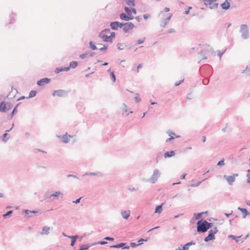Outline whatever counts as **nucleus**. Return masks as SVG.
<instances>
[{
  "label": "nucleus",
  "instance_id": "9b49d317",
  "mask_svg": "<svg viewBox=\"0 0 250 250\" xmlns=\"http://www.w3.org/2000/svg\"><path fill=\"white\" fill-rule=\"evenodd\" d=\"M20 104H18L13 108L11 113L8 116L7 118L9 120H11L12 119L13 117L17 113V107Z\"/></svg>",
  "mask_w": 250,
  "mask_h": 250
},
{
  "label": "nucleus",
  "instance_id": "69168bd1",
  "mask_svg": "<svg viewBox=\"0 0 250 250\" xmlns=\"http://www.w3.org/2000/svg\"><path fill=\"white\" fill-rule=\"evenodd\" d=\"M143 17L144 19L147 20L149 17H150V15L149 14H144L143 15Z\"/></svg>",
  "mask_w": 250,
  "mask_h": 250
},
{
  "label": "nucleus",
  "instance_id": "4be33fe9",
  "mask_svg": "<svg viewBox=\"0 0 250 250\" xmlns=\"http://www.w3.org/2000/svg\"><path fill=\"white\" fill-rule=\"evenodd\" d=\"M91 247L89 244L82 245L78 250H87Z\"/></svg>",
  "mask_w": 250,
  "mask_h": 250
},
{
  "label": "nucleus",
  "instance_id": "ddd939ff",
  "mask_svg": "<svg viewBox=\"0 0 250 250\" xmlns=\"http://www.w3.org/2000/svg\"><path fill=\"white\" fill-rule=\"evenodd\" d=\"M221 8L225 10H228L230 7V3L228 0H226L223 3L221 4Z\"/></svg>",
  "mask_w": 250,
  "mask_h": 250
},
{
  "label": "nucleus",
  "instance_id": "20e7f679",
  "mask_svg": "<svg viewBox=\"0 0 250 250\" xmlns=\"http://www.w3.org/2000/svg\"><path fill=\"white\" fill-rule=\"evenodd\" d=\"M115 33L114 32H111L110 36H107L103 33H100L99 35V37L103 39V41L105 42H112V38H115Z\"/></svg>",
  "mask_w": 250,
  "mask_h": 250
},
{
  "label": "nucleus",
  "instance_id": "338daca9",
  "mask_svg": "<svg viewBox=\"0 0 250 250\" xmlns=\"http://www.w3.org/2000/svg\"><path fill=\"white\" fill-rule=\"evenodd\" d=\"M218 3H214L212 6H210L209 8L210 9L216 8L217 7Z\"/></svg>",
  "mask_w": 250,
  "mask_h": 250
},
{
  "label": "nucleus",
  "instance_id": "37998d69",
  "mask_svg": "<svg viewBox=\"0 0 250 250\" xmlns=\"http://www.w3.org/2000/svg\"><path fill=\"white\" fill-rule=\"evenodd\" d=\"M179 137H180L179 135L175 136V137L171 136L170 138H169L166 140V142H168L170 141L171 140L174 139L175 138H179Z\"/></svg>",
  "mask_w": 250,
  "mask_h": 250
},
{
  "label": "nucleus",
  "instance_id": "49530a36",
  "mask_svg": "<svg viewBox=\"0 0 250 250\" xmlns=\"http://www.w3.org/2000/svg\"><path fill=\"white\" fill-rule=\"evenodd\" d=\"M134 17L132 15V14H130L129 15H127V20L126 21H129L130 20H132L134 19Z\"/></svg>",
  "mask_w": 250,
  "mask_h": 250
},
{
  "label": "nucleus",
  "instance_id": "2f4dec72",
  "mask_svg": "<svg viewBox=\"0 0 250 250\" xmlns=\"http://www.w3.org/2000/svg\"><path fill=\"white\" fill-rule=\"evenodd\" d=\"M5 104H6V111L11 109L13 106V104L10 102H5Z\"/></svg>",
  "mask_w": 250,
  "mask_h": 250
},
{
  "label": "nucleus",
  "instance_id": "5701e85b",
  "mask_svg": "<svg viewBox=\"0 0 250 250\" xmlns=\"http://www.w3.org/2000/svg\"><path fill=\"white\" fill-rule=\"evenodd\" d=\"M162 205H163V204H162L161 205H160L159 206H156V208H155V213H161L163 210L162 209Z\"/></svg>",
  "mask_w": 250,
  "mask_h": 250
},
{
  "label": "nucleus",
  "instance_id": "0eeeda50",
  "mask_svg": "<svg viewBox=\"0 0 250 250\" xmlns=\"http://www.w3.org/2000/svg\"><path fill=\"white\" fill-rule=\"evenodd\" d=\"M68 92L62 89L55 90L52 93L53 96H57L58 97H64L67 96Z\"/></svg>",
  "mask_w": 250,
  "mask_h": 250
},
{
  "label": "nucleus",
  "instance_id": "aec40b11",
  "mask_svg": "<svg viewBox=\"0 0 250 250\" xmlns=\"http://www.w3.org/2000/svg\"><path fill=\"white\" fill-rule=\"evenodd\" d=\"M228 237L233 240H234L236 243H239L240 241V239L241 238L242 236H235V235L230 234Z\"/></svg>",
  "mask_w": 250,
  "mask_h": 250
},
{
  "label": "nucleus",
  "instance_id": "2eb2a0df",
  "mask_svg": "<svg viewBox=\"0 0 250 250\" xmlns=\"http://www.w3.org/2000/svg\"><path fill=\"white\" fill-rule=\"evenodd\" d=\"M118 24V21H113L110 23V26L112 30H117L119 28Z\"/></svg>",
  "mask_w": 250,
  "mask_h": 250
},
{
  "label": "nucleus",
  "instance_id": "b1692460",
  "mask_svg": "<svg viewBox=\"0 0 250 250\" xmlns=\"http://www.w3.org/2000/svg\"><path fill=\"white\" fill-rule=\"evenodd\" d=\"M127 46V45L120 42L118 43L117 44V48L120 50H123L124 49V47Z\"/></svg>",
  "mask_w": 250,
  "mask_h": 250
},
{
  "label": "nucleus",
  "instance_id": "603ef678",
  "mask_svg": "<svg viewBox=\"0 0 250 250\" xmlns=\"http://www.w3.org/2000/svg\"><path fill=\"white\" fill-rule=\"evenodd\" d=\"M167 133L168 134L169 136H172V135H175V133L170 130H168L167 131Z\"/></svg>",
  "mask_w": 250,
  "mask_h": 250
},
{
  "label": "nucleus",
  "instance_id": "f8f14e48",
  "mask_svg": "<svg viewBox=\"0 0 250 250\" xmlns=\"http://www.w3.org/2000/svg\"><path fill=\"white\" fill-rule=\"evenodd\" d=\"M69 70V67L68 66L67 67H57L55 70V72L57 74L59 73L60 72H61L63 71H67Z\"/></svg>",
  "mask_w": 250,
  "mask_h": 250
},
{
  "label": "nucleus",
  "instance_id": "052dcab7",
  "mask_svg": "<svg viewBox=\"0 0 250 250\" xmlns=\"http://www.w3.org/2000/svg\"><path fill=\"white\" fill-rule=\"evenodd\" d=\"M82 199V197H80L79 198H78L77 200H75V201H73L72 202L73 203H75V204H78L80 202V201H81V199Z\"/></svg>",
  "mask_w": 250,
  "mask_h": 250
},
{
  "label": "nucleus",
  "instance_id": "6ab92c4d",
  "mask_svg": "<svg viewBox=\"0 0 250 250\" xmlns=\"http://www.w3.org/2000/svg\"><path fill=\"white\" fill-rule=\"evenodd\" d=\"M175 151L173 150H171L170 151H167L166 152H165L164 154V156L166 158L173 156L175 155Z\"/></svg>",
  "mask_w": 250,
  "mask_h": 250
},
{
  "label": "nucleus",
  "instance_id": "bb28decb",
  "mask_svg": "<svg viewBox=\"0 0 250 250\" xmlns=\"http://www.w3.org/2000/svg\"><path fill=\"white\" fill-rule=\"evenodd\" d=\"M120 18L122 20H124L125 21H126L127 20V14H126L125 13H122L120 14Z\"/></svg>",
  "mask_w": 250,
  "mask_h": 250
},
{
  "label": "nucleus",
  "instance_id": "de8ad7c7",
  "mask_svg": "<svg viewBox=\"0 0 250 250\" xmlns=\"http://www.w3.org/2000/svg\"><path fill=\"white\" fill-rule=\"evenodd\" d=\"M88 56V53H83V54L80 55V57L82 59H84V58L87 57Z\"/></svg>",
  "mask_w": 250,
  "mask_h": 250
},
{
  "label": "nucleus",
  "instance_id": "ea45409f",
  "mask_svg": "<svg viewBox=\"0 0 250 250\" xmlns=\"http://www.w3.org/2000/svg\"><path fill=\"white\" fill-rule=\"evenodd\" d=\"M125 11L126 12V14L129 15L130 14H131V8H128V7H125Z\"/></svg>",
  "mask_w": 250,
  "mask_h": 250
},
{
  "label": "nucleus",
  "instance_id": "473e14b6",
  "mask_svg": "<svg viewBox=\"0 0 250 250\" xmlns=\"http://www.w3.org/2000/svg\"><path fill=\"white\" fill-rule=\"evenodd\" d=\"M60 195H62V194L60 191H56L55 192H54V193H52V194H51L50 197L53 196V197H57Z\"/></svg>",
  "mask_w": 250,
  "mask_h": 250
},
{
  "label": "nucleus",
  "instance_id": "c85d7f7f",
  "mask_svg": "<svg viewBox=\"0 0 250 250\" xmlns=\"http://www.w3.org/2000/svg\"><path fill=\"white\" fill-rule=\"evenodd\" d=\"M7 135H8V133H7L6 132H5V133H4L2 135V137H3L2 141L5 143H6L9 139V138H7Z\"/></svg>",
  "mask_w": 250,
  "mask_h": 250
},
{
  "label": "nucleus",
  "instance_id": "412c9836",
  "mask_svg": "<svg viewBox=\"0 0 250 250\" xmlns=\"http://www.w3.org/2000/svg\"><path fill=\"white\" fill-rule=\"evenodd\" d=\"M78 64V62L76 61H72L70 62L69 66H68L69 67V69L70 68L74 69L75 68Z\"/></svg>",
  "mask_w": 250,
  "mask_h": 250
},
{
  "label": "nucleus",
  "instance_id": "a18cd8bd",
  "mask_svg": "<svg viewBox=\"0 0 250 250\" xmlns=\"http://www.w3.org/2000/svg\"><path fill=\"white\" fill-rule=\"evenodd\" d=\"M24 212L26 214H28L29 213H37V211H35V210L31 211V210H29L28 209L24 210Z\"/></svg>",
  "mask_w": 250,
  "mask_h": 250
},
{
  "label": "nucleus",
  "instance_id": "393cba45",
  "mask_svg": "<svg viewBox=\"0 0 250 250\" xmlns=\"http://www.w3.org/2000/svg\"><path fill=\"white\" fill-rule=\"evenodd\" d=\"M242 73H245L247 76H250V68L247 66L246 69L243 70L241 72Z\"/></svg>",
  "mask_w": 250,
  "mask_h": 250
},
{
  "label": "nucleus",
  "instance_id": "f3484780",
  "mask_svg": "<svg viewBox=\"0 0 250 250\" xmlns=\"http://www.w3.org/2000/svg\"><path fill=\"white\" fill-rule=\"evenodd\" d=\"M130 211H123L121 212V215L122 217L127 220L130 216Z\"/></svg>",
  "mask_w": 250,
  "mask_h": 250
},
{
  "label": "nucleus",
  "instance_id": "dca6fc26",
  "mask_svg": "<svg viewBox=\"0 0 250 250\" xmlns=\"http://www.w3.org/2000/svg\"><path fill=\"white\" fill-rule=\"evenodd\" d=\"M238 209L239 210L241 211L243 213V218H245L247 215L250 214V213L249 212L247 211V210L245 208H242L240 207H238Z\"/></svg>",
  "mask_w": 250,
  "mask_h": 250
},
{
  "label": "nucleus",
  "instance_id": "5fc2aeb1",
  "mask_svg": "<svg viewBox=\"0 0 250 250\" xmlns=\"http://www.w3.org/2000/svg\"><path fill=\"white\" fill-rule=\"evenodd\" d=\"M107 46L105 45H103V47H101L99 49V50L101 51H105L107 49Z\"/></svg>",
  "mask_w": 250,
  "mask_h": 250
},
{
  "label": "nucleus",
  "instance_id": "a19ab883",
  "mask_svg": "<svg viewBox=\"0 0 250 250\" xmlns=\"http://www.w3.org/2000/svg\"><path fill=\"white\" fill-rule=\"evenodd\" d=\"M12 213L13 210H9L6 213L3 214V217L5 218L7 216L10 215Z\"/></svg>",
  "mask_w": 250,
  "mask_h": 250
},
{
  "label": "nucleus",
  "instance_id": "680f3d73",
  "mask_svg": "<svg viewBox=\"0 0 250 250\" xmlns=\"http://www.w3.org/2000/svg\"><path fill=\"white\" fill-rule=\"evenodd\" d=\"M97 243L99 244L103 245H105V244H107V242L106 241H101L98 242Z\"/></svg>",
  "mask_w": 250,
  "mask_h": 250
},
{
  "label": "nucleus",
  "instance_id": "4468645a",
  "mask_svg": "<svg viewBox=\"0 0 250 250\" xmlns=\"http://www.w3.org/2000/svg\"><path fill=\"white\" fill-rule=\"evenodd\" d=\"M50 229V227H49L47 226H44L42 228V230L41 232V234L42 235L49 234Z\"/></svg>",
  "mask_w": 250,
  "mask_h": 250
},
{
  "label": "nucleus",
  "instance_id": "c03bdc74",
  "mask_svg": "<svg viewBox=\"0 0 250 250\" xmlns=\"http://www.w3.org/2000/svg\"><path fill=\"white\" fill-rule=\"evenodd\" d=\"M145 39H146L145 38H143L142 39L138 40L137 41V44H139L143 43L145 42Z\"/></svg>",
  "mask_w": 250,
  "mask_h": 250
},
{
  "label": "nucleus",
  "instance_id": "6e6d98bb",
  "mask_svg": "<svg viewBox=\"0 0 250 250\" xmlns=\"http://www.w3.org/2000/svg\"><path fill=\"white\" fill-rule=\"evenodd\" d=\"M184 80L183 79L180 81L176 82L175 83V86H177L179 85L182 83H183L184 82Z\"/></svg>",
  "mask_w": 250,
  "mask_h": 250
},
{
  "label": "nucleus",
  "instance_id": "bf43d9fd",
  "mask_svg": "<svg viewBox=\"0 0 250 250\" xmlns=\"http://www.w3.org/2000/svg\"><path fill=\"white\" fill-rule=\"evenodd\" d=\"M104 239L106 240H108V241H113L114 240L113 237H108V236L105 237L104 238Z\"/></svg>",
  "mask_w": 250,
  "mask_h": 250
},
{
  "label": "nucleus",
  "instance_id": "a211bd4d",
  "mask_svg": "<svg viewBox=\"0 0 250 250\" xmlns=\"http://www.w3.org/2000/svg\"><path fill=\"white\" fill-rule=\"evenodd\" d=\"M6 111V104L5 102L2 101L0 103V112H4Z\"/></svg>",
  "mask_w": 250,
  "mask_h": 250
},
{
  "label": "nucleus",
  "instance_id": "79ce46f5",
  "mask_svg": "<svg viewBox=\"0 0 250 250\" xmlns=\"http://www.w3.org/2000/svg\"><path fill=\"white\" fill-rule=\"evenodd\" d=\"M142 244V243H139L138 244H136L135 243H134V242H131L130 243V246L129 247H131L132 248H135L137 246H138Z\"/></svg>",
  "mask_w": 250,
  "mask_h": 250
},
{
  "label": "nucleus",
  "instance_id": "cd10ccee",
  "mask_svg": "<svg viewBox=\"0 0 250 250\" xmlns=\"http://www.w3.org/2000/svg\"><path fill=\"white\" fill-rule=\"evenodd\" d=\"M37 91L35 90H31L29 94L28 98H33L36 96Z\"/></svg>",
  "mask_w": 250,
  "mask_h": 250
},
{
  "label": "nucleus",
  "instance_id": "72a5a7b5",
  "mask_svg": "<svg viewBox=\"0 0 250 250\" xmlns=\"http://www.w3.org/2000/svg\"><path fill=\"white\" fill-rule=\"evenodd\" d=\"M204 3L205 5H210L213 2L216 1V0H204Z\"/></svg>",
  "mask_w": 250,
  "mask_h": 250
},
{
  "label": "nucleus",
  "instance_id": "0e129e2a",
  "mask_svg": "<svg viewBox=\"0 0 250 250\" xmlns=\"http://www.w3.org/2000/svg\"><path fill=\"white\" fill-rule=\"evenodd\" d=\"M69 237H70L72 240H74V239H75V240H76V239L78 237V235H74V236H70Z\"/></svg>",
  "mask_w": 250,
  "mask_h": 250
},
{
  "label": "nucleus",
  "instance_id": "c9c22d12",
  "mask_svg": "<svg viewBox=\"0 0 250 250\" xmlns=\"http://www.w3.org/2000/svg\"><path fill=\"white\" fill-rule=\"evenodd\" d=\"M206 179H203L202 181H199V182H198V183H195V184H192L190 185V187H198V186L201 184V183L203 181H205Z\"/></svg>",
  "mask_w": 250,
  "mask_h": 250
},
{
  "label": "nucleus",
  "instance_id": "423d86ee",
  "mask_svg": "<svg viewBox=\"0 0 250 250\" xmlns=\"http://www.w3.org/2000/svg\"><path fill=\"white\" fill-rule=\"evenodd\" d=\"M238 176V174L233 173L232 175L228 176L224 175L223 178L226 179L229 185L232 186L235 181L236 177Z\"/></svg>",
  "mask_w": 250,
  "mask_h": 250
},
{
  "label": "nucleus",
  "instance_id": "f257e3e1",
  "mask_svg": "<svg viewBox=\"0 0 250 250\" xmlns=\"http://www.w3.org/2000/svg\"><path fill=\"white\" fill-rule=\"evenodd\" d=\"M239 32L241 33L242 38L247 40L250 37L249 29L246 24H243L240 26Z\"/></svg>",
  "mask_w": 250,
  "mask_h": 250
},
{
  "label": "nucleus",
  "instance_id": "a878e982",
  "mask_svg": "<svg viewBox=\"0 0 250 250\" xmlns=\"http://www.w3.org/2000/svg\"><path fill=\"white\" fill-rule=\"evenodd\" d=\"M89 47L90 48L93 50H96L97 49V46H96V45L95 44L94 42H92V41H90L89 42Z\"/></svg>",
  "mask_w": 250,
  "mask_h": 250
},
{
  "label": "nucleus",
  "instance_id": "e2e57ef3",
  "mask_svg": "<svg viewBox=\"0 0 250 250\" xmlns=\"http://www.w3.org/2000/svg\"><path fill=\"white\" fill-rule=\"evenodd\" d=\"M67 177L68 178H69V177H73L74 178H76V179H78V177L76 176V175H71V174H68L67 175Z\"/></svg>",
  "mask_w": 250,
  "mask_h": 250
},
{
  "label": "nucleus",
  "instance_id": "7c9ffc66",
  "mask_svg": "<svg viewBox=\"0 0 250 250\" xmlns=\"http://www.w3.org/2000/svg\"><path fill=\"white\" fill-rule=\"evenodd\" d=\"M16 17V15L14 13H12L10 16V23H12L14 21H15V18Z\"/></svg>",
  "mask_w": 250,
  "mask_h": 250
},
{
  "label": "nucleus",
  "instance_id": "3c124183",
  "mask_svg": "<svg viewBox=\"0 0 250 250\" xmlns=\"http://www.w3.org/2000/svg\"><path fill=\"white\" fill-rule=\"evenodd\" d=\"M125 23H122L118 21V28H122L123 29L124 25H125Z\"/></svg>",
  "mask_w": 250,
  "mask_h": 250
},
{
  "label": "nucleus",
  "instance_id": "1a4fd4ad",
  "mask_svg": "<svg viewBox=\"0 0 250 250\" xmlns=\"http://www.w3.org/2000/svg\"><path fill=\"white\" fill-rule=\"evenodd\" d=\"M125 245H126L125 243H120L116 244V245L111 246L110 248H117V249L122 248V249H129L130 247L129 246H125Z\"/></svg>",
  "mask_w": 250,
  "mask_h": 250
},
{
  "label": "nucleus",
  "instance_id": "f704fd0d",
  "mask_svg": "<svg viewBox=\"0 0 250 250\" xmlns=\"http://www.w3.org/2000/svg\"><path fill=\"white\" fill-rule=\"evenodd\" d=\"M161 23L160 24L161 27H165L167 23V22L166 21L164 18H162L161 20Z\"/></svg>",
  "mask_w": 250,
  "mask_h": 250
},
{
  "label": "nucleus",
  "instance_id": "f03ea898",
  "mask_svg": "<svg viewBox=\"0 0 250 250\" xmlns=\"http://www.w3.org/2000/svg\"><path fill=\"white\" fill-rule=\"evenodd\" d=\"M161 171L158 169H155L153 171L152 175L146 180V181L152 184H154L158 181V179L161 176Z\"/></svg>",
  "mask_w": 250,
  "mask_h": 250
},
{
  "label": "nucleus",
  "instance_id": "8fccbe9b",
  "mask_svg": "<svg viewBox=\"0 0 250 250\" xmlns=\"http://www.w3.org/2000/svg\"><path fill=\"white\" fill-rule=\"evenodd\" d=\"M225 165L224 160L222 159L219 161L217 163V166H222Z\"/></svg>",
  "mask_w": 250,
  "mask_h": 250
},
{
  "label": "nucleus",
  "instance_id": "4c0bfd02",
  "mask_svg": "<svg viewBox=\"0 0 250 250\" xmlns=\"http://www.w3.org/2000/svg\"><path fill=\"white\" fill-rule=\"evenodd\" d=\"M204 213V212H200V213H197V214H196L195 215V220H198L199 219L202 215Z\"/></svg>",
  "mask_w": 250,
  "mask_h": 250
},
{
  "label": "nucleus",
  "instance_id": "c756f323",
  "mask_svg": "<svg viewBox=\"0 0 250 250\" xmlns=\"http://www.w3.org/2000/svg\"><path fill=\"white\" fill-rule=\"evenodd\" d=\"M62 141L64 143H67L69 142V140L66 134L63 135L62 136Z\"/></svg>",
  "mask_w": 250,
  "mask_h": 250
},
{
  "label": "nucleus",
  "instance_id": "9d476101",
  "mask_svg": "<svg viewBox=\"0 0 250 250\" xmlns=\"http://www.w3.org/2000/svg\"><path fill=\"white\" fill-rule=\"evenodd\" d=\"M51 81V79L48 78H42L37 82V84L39 86H42L45 84L48 83Z\"/></svg>",
  "mask_w": 250,
  "mask_h": 250
},
{
  "label": "nucleus",
  "instance_id": "39448f33",
  "mask_svg": "<svg viewBox=\"0 0 250 250\" xmlns=\"http://www.w3.org/2000/svg\"><path fill=\"white\" fill-rule=\"evenodd\" d=\"M218 232V229L216 227L214 228L213 229H210L208 231V234L207 236L204 238V241L206 242H208L210 240L215 239L214 234Z\"/></svg>",
  "mask_w": 250,
  "mask_h": 250
},
{
  "label": "nucleus",
  "instance_id": "864d4df0",
  "mask_svg": "<svg viewBox=\"0 0 250 250\" xmlns=\"http://www.w3.org/2000/svg\"><path fill=\"white\" fill-rule=\"evenodd\" d=\"M110 31V29L109 28H106L103 31H102L100 33H103V34H105V33H109Z\"/></svg>",
  "mask_w": 250,
  "mask_h": 250
},
{
  "label": "nucleus",
  "instance_id": "774afa93",
  "mask_svg": "<svg viewBox=\"0 0 250 250\" xmlns=\"http://www.w3.org/2000/svg\"><path fill=\"white\" fill-rule=\"evenodd\" d=\"M189 249V248L186 245V244L184 245L183 246V249L182 250H188Z\"/></svg>",
  "mask_w": 250,
  "mask_h": 250
},
{
  "label": "nucleus",
  "instance_id": "e433bc0d",
  "mask_svg": "<svg viewBox=\"0 0 250 250\" xmlns=\"http://www.w3.org/2000/svg\"><path fill=\"white\" fill-rule=\"evenodd\" d=\"M206 224L207 228H208V229H210L213 225V224L212 223H209L207 221L205 220V223Z\"/></svg>",
  "mask_w": 250,
  "mask_h": 250
},
{
  "label": "nucleus",
  "instance_id": "58836bf2",
  "mask_svg": "<svg viewBox=\"0 0 250 250\" xmlns=\"http://www.w3.org/2000/svg\"><path fill=\"white\" fill-rule=\"evenodd\" d=\"M110 77L112 81L114 83L116 81V76L113 72L110 73Z\"/></svg>",
  "mask_w": 250,
  "mask_h": 250
},
{
  "label": "nucleus",
  "instance_id": "7ed1b4c3",
  "mask_svg": "<svg viewBox=\"0 0 250 250\" xmlns=\"http://www.w3.org/2000/svg\"><path fill=\"white\" fill-rule=\"evenodd\" d=\"M205 223V220L201 219L197 223V231L198 232L204 233L208 230Z\"/></svg>",
  "mask_w": 250,
  "mask_h": 250
},
{
  "label": "nucleus",
  "instance_id": "6e6552de",
  "mask_svg": "<svg viewBox=\"0 0 250 250\" xmlns=\"http://www.w3.org/2000/svg\"><path fill=\"white\" fill-rule=\"evenodd\" d=\"M135 27L134 24L131 22H125V25H124L123 28V31L125 33H129L131 30H132L133 28Z\"/></svg>",
  "mask_w": 250,
  "mask_h": 250
},
{
  "label": "nucleus",
  "instance_id": "4d7b16f0",
  "mask_svg": "<svg viewBox=\"0 0 250 250\" xmlns=\"http://www.w3.org/2000/svg\"><path fill=\"white\" fill-rule=\"evenodd\" d=\"M209 83V80L207 79H204L203 80V84H204V85H207Z\"/></svg>",
  "mask_w": 250,
  "mask_h": 250
},
{
  "label": "nucleus",
  "instance_id": "09e8293b",
  "mask_svg": "<svg viewBox=\"0 0 250 250\" xmlns=\"http://www.w3.org/2000/svg\"><path fill=\"white\" fill-rule=\"evenodd\" d=\"M199 55L201 56H203V58L200 60V62H201L202 60H206L207 59V57L204 55V53L203 51L200 52L199 53Z\"/></svg>",
  "mask_w": 250,
  "mask_h": 250
},
{
  "label": "nucleus",
  "instance_id": "13d9d810",
  "mask_svg": "<svg viewBox=\"0 0 250 250\" xmlns=\"http://www.w3.org/2000/svg\"><path fill=\"white\" fill-rule=\"evenodd\" d=\"M96 174L94 172H86L83 176L84 175H96Z\"/></svg>",
  "mask_w": 250,
  "mask_h": 250
}]
</instances>
